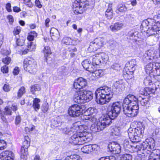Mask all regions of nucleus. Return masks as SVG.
Listing matches in <instances>:
<instances>
[{"mask_svg": "<svg viewBox=\"0 0 160 160\" xmlns=\"http://www.w3.org/2000/svg\"><path fill=\"white\" fill-rule=\"evenodd\" d=\"M21 31V28L20 27L17 26L15 28L13 31V33L14 35L19 34Z\"/></svg>", "mask_w": 160, "mask_h": 160, "instance_id": "obj_50", "label": "nucleus"}, {"mask_svg": "<svg viewBox=\"0 0 160 160\" xmlns=\"http://www.w3.org/2000/svg\"><path fill=\"white\" fill-rule=\"evenodd\" d=\"M90 129L94 132L100 131L97 124H92L91 127Z\"/></svg>", "mask_w": 160, "mask_h": 160, "instance_id": "obj_41", "label": "nucleus"}, {"mask_svg": "<svg viewBox=\"0 0 160 160\" xmlns=\"http://www.w3.org/2000/svg\"><path fill=\"white\" fill-rule=\"evenodd\" d=\"M160 15H155L153 19L148 18L143 21L141 25V28H142L144 31L149 34V36L155 34V32L160 31Z\"/></svg>", "mask_w": 160, "mask_h": 160, "instance_id": "obj_4", "label": "nucleus"}, {"mask_svg": "<svg viewBox=\"0 0 160 160\" xmlns=\"http://www.w3.org/2000/svg\"><path fill=\"white\" fill-rule=\"evenodd\" d=\"M91 63V62L87 59L84 60L82 62V64L83 68L87 70Z\"/></svg>", "mask_w": 160, "mask_h": 160, "instance_id": "obj_39", "label": "nucleus"}, {"mask_svg": "<svg viewBox=\"0 0 160 160\" xmlns=\"http://www.w3.org/2000/svg\"><path fill=\"white\" fill-rule=\"evenodd\" d=\"M139 101L142 106H147L149 102L148 98L142 96L135 97L129 94L124 99L122 103L123 112L127 116L133 117L136 116L138 112L139 107L137 102Z\"/></svg>", "mask_w": 160, "mask_h": 160, "instance_id": "obj_1", "label": "nucleus"}, {"mask_svg": "<svg viewBox=\"0 0 160 160\" xmlns=\"http://www.w3.org/2000/svg\"><path fill=\"white\" fill-rule=\"evenodd\" d=\"M82 91L76 92L74 94L73 100L74 101L78 103H84V100L83 98Z\"/></svg>", "mask_w": 160, "mask_h": 160, "instance_id": "obj_18", "label": "nucleus"}, {"mask_svg": "<svg viewBox=\"0 0 160 160\" xmlns=\"http://www.w3.org/2000/svg\"><path fill=\"white\" fill-rule=\"evenodd\" d=\"M11 109H12L13 111L17 110L18 109L17 105L15 103H13L12 104L11 107H6L4 109V114L9 115H11L12 112Z\"/></svg>", "mask_w": 160, "mask_h": 160, "instance_id": "obj_21", "label": "nucleus"}, {"mask_svg": "<svg viewBox=\"0 0 160 160\" xmlns=\"http://www.w3.org/2000/svg\"><path fill=\"white\" fill-rule=\"evenodd\" d=\"M7 18L8 19L9 22L10 24H12L14 20L13 17L11 15H9L7 17Z\"/></svg>", "mask_w": 160, "mask_h": 160, "instance_id": "obj_61", "label": "nucleus"}, {"mask_svg": "<svg viewBox=\"0 0 160 160\" xmlns=\"http://www.w3.org/2000/svg\"><path fill=\"white\" fill-rule=\"evenodd\" d=\"M98 149V145L96 144H89L84 146L81 148V151L83 153L89 154L95 152Z\"/></svg>", "mask_w": 160, "mask_h": 160, "instance_id": "obj_13", "label": "nucleus"}, {"mask_svg": "<svg viewBox=\"0 0 160 160\" xmlns=\"http://www.w3.org/2000/svg\"><path fill=\"white\" fill-rule=\"evenodd\" d=\"M13 11L15 12H18L21 11L20 8L15 6L13 7Z\"/></svg>", "mask_w": 160, "mask_h": 160, "instance_id": "obj_62", "label": "nucleus"}, {"mask_svg": "<svg viewBox=\"0 0 160 160\" xmlns=\"http://www.w3.org/2000/svg\"><path fill=\"white\" fill-rule=\"evenodd\" d=\"M92 73L95 74V76L98 78L101 77L104 75L103 71L101 69H95Z\"/></svg>", "mask_w": 160, "mask_h": 160, "instance_id": "obj_38", "label": "nucleus"}, {"mask_svg": "<svg viewBox=\"0 0 160 160\" xmlns=\"http://www.w3.org/2000/svg\"><path fill=\"white\" fill-rule=\"evenodd\" d=\"M96 110V109H95L93 108H90L87 109V112L89 113L90 115H91L95 112Z\"/></svg>", "mask_w": 160, "mask_h": 160, "instance_id": "obj_57", "label": "nucleus"}, {"mask_svg": "<svg viewBox=\"0 0 160 160\" xmlns=\"http://www.w3.org/2000/svg\"><path fill=\"white\" fill-rule=\"evenodd\" d=\"M117 9L120 12H123L127 11V8L124 4L120 3L117 6Z\"/></svg>", "mask_w": 160, "mask_h": 160, "instance_id": "obj_31", "label": "nucleus"}, {"mask_svg": "<svg viewBox=\"0 0 160 160\" xmlns=\"http://www.w3.org/2000/svg\"><path fill=\"white\" fill-rule=\"evenodd\" d=\"M84 1V0L81 1L80 2V7L79 8V9L80 10H82L83 8L86 7V4L85 3V2Z\"/></svg>", "mask_w": 160, "mask_h": 160, "instance_id": "obj_53", "label": "nucleus"}, {"mask_svg": "<svg viewBox=\"0 0 160 160\" xmlns=\"http://www.w3.org/2000/svg\"><path fill=\"white\" fill-rule=\"evenodd\" d=\"M154 63H149L146 66L145 69L147 74H150L151 73H152V74H153V70H154Z\"/></svg>", "mask_w": 160, "mask_h": 160, "instance_id": "obj_25", "label": "nucleus"}, {"mask_svg": "<svg viewBox=\"0 0 160 160\" xmlns=\"http://www.w3.org/2000/svg\"><path fill=\"white\" fill-rule=\"evenodd\" d=\"M2 62L5 64H8L11 62V58L8 57L7 56L2 59Z\"/></svg>", "mask_w": 160, "mask_h": 160, "instance_id": "obj_51", "label": "nucleus"}, {"mask_svg": "<svg viewBox=\"0 0 160 160\" xmlns=\"http://www.w3.org/2000/svg\"><path fill=\"white\" fill-rule=\"evenodd\" d=\"M143 127H137L136 128H129L128 131V136L130 141L134 143H138L140 138L144 133Z\"/></svg>", "mask_w": 160, "mask_h": 160, "instance_id": "obj_7", "label": "nucleus"}, {"mask_svg": "<svg viewBox=\"0 0 160 160\" xmlns=\"http://www.w3.org/2000/svg\"><path fill=\"white\" fill-rule=\"evenodd\" d=\"M25 92V88L24 87H21L18 92V97L20 98Z\"/></svg>", "mask_w": 160, "mask_h": 160, "instance_id": "obj_40", "label": "nucleus"}, {"mask_svg": "<svg viewBox=\"0 0 160 160\" xmlns=\"http://www.w3.org/2000/svg\"><path fill=\"white\" fill-rule=\"evenodd\" d=\"M41 89V88L39 85L36 84L31 87V92L33 94H34L35 92L39 91Z\"/></svg>", "mask_w": 160, "mask_h": 160, "instance_id": "obj_36", "label": "nucleus"}, {"mask_svg": "<svg viewBox=\"0 0 160 160\" xmlns=\"http://www.w3.org/2000/svg\"><path fill=\"white\" fill-rule=\"evenodd\" d=\"M28 44L27 50H25L23 51L24 53H27L28 52L27 50L31 51L34 50L35 49L36 46L34 44H33L32 42H30L28 43Z\"/></svg>", "mask_w": 160, "mask_h": 160, "instance_id": "obj_33", "label": "nucleus"}, {"mask_svg": "<svg viewBox=\"0 0 160 160\" xmlns=\"http://www.w3.org/2000/svg\"><path fill=\"white\" fill-rule=\"evenodd\" d=\"M121 110V105L118 102L113 103L111 107L108 108L106 114L97 123L99 130H102L111 124L112 120H114L118 117Z\"/></svg>", "mask_w": 160, "mask_h": 160, "instance_id": "obj_2", "label": "nucleus"}, {"mask_svg": "<svg viewBox=\"0 0 160 160\" xmlns=\"http://www.w3.org/2000/svg\"><path fill=\"white\" fill-rule=\"evenodd\" d=\"M95 68L94 66V64H93V63L92 64L91 62L90 64V65L89 66V67H88L87 69V70L91 73H92L94 72V71L95 70Z\"/></svg>", "mask_w": 160, "mask_h": 160, "instance_id": "obj_44", "label": "nucleus"}, {"mask_svg": "<svg viewBox=\"0 0 160 160\" xmlns=\"http://www.w3.org/2000/svg\"><path fill=\"white\" fill-rule=\"evenodd\" d=\"M30 140L28 136L25 137V140L23 142L22 146L21 149V157L22 158H27L28 152V148L30 144Z\"/></svg>", "mask_w": 160, "mask_h": 160, "instance_id": "obj_10", "label": "nucleus"}, {"mask_svg": "<svg viewBox=\"0 0 160 160\" xmlns=\"http://www.w3.org/2000/svg\"><path fill=\"white\" fill-rule=\"evenodd\" d=\"M1 70L3 73H7L8 72V67L4 65L1 68Z\"/></svg>", "mask_w": 160, "mask_h": 160, "instance_id": "obj_54", "label": "nucleus"}, {"mask_svg": "<svg viewBox=\"0 0 160 160\" xmlns=\"http://www.w3.org/2000/svg\"><path fill=\"white\" fill-rule=\"evenodd\" d=\"M11 7V4L10 3H8L6 4V8L8 12H11L12 11Z\"/></svg>", "mask_w": 160, "mask_h": 160, "instance_id": "obj_59", "label": "nucleus"}, {"mask_svg": "<svg viewBox=\"0 0 160 160\" xmlns=\"http://www.w3.org/2000/svg\"><path fill=\"white\" fill-rule=\"evenodd\" d=\"M49 105L48 103H44L42 107V111L44 112H46L48 109Z\"/></svg>", "mask_w": 160, "mask_h": 160, "instance_id": "obj_52", "label": "nucleus"}, {"mask_svg": "<svg viewBox=\"0 0 160 160\" xmlns=\"http://www.w3.org/2000/svg\"><path fill=\"white\" fill-rule=\"evenodd\" d=\"M111 67L114 70H118L120 68V66L119 64L115 63L111 66Z\"/></svg>", "mask_w": 160, "mask_h": 160, "instance_id": "obj_55", "label": "nucleus"}, {"mask_svg": "<svg viewBox=\"0 0 160 160\" xmlns=\"http://www.w3.org/2000/svg\"><path fill=\"white\" fill-rule=\"evenodd\" d=\"M123 26V23L121 22H117L110 27V29L112 32H116L121 29Z\"/></svg>", "mask_w": 160, "mask_h": 160, "instance_id": "obj_22", "label": "nucleus"}, {"mask_svg": "<svg viewBox=\"0 0 160 160\" xmlns=\"http://www.w3.org/2000/svg\"><path fill=\"white\" fill-rule=\"evenodd\" d=\"M83 98H84V102H87L91 100L93 98V94L92 92L82 91Z\"/></svg>", "mask_w": 160, "mask_h": 160, "instance_id": "obj_19", "label": "nucleus"}, {"mask_svg": "<svg viewBox=\"0 0 160 160\" xmlns=\"http://www.w3.org/2000/svg\"><path fill=\"white\" fill-rule=\"evenodd\" d=\"M83 110L81 106L75 104L69 107L68 109V113L70 116L77 117L82 114Z\"/></svg>", "mask_w": 160, "mask_h": 160, "instance_id": "obj_9", "label": "nucleus"}, {"mask_svg": "<svg viewBox=\"0 0 160 160\" xmlns=\"http://www.w3.org/2000/svg\"><path fill=\"white\" fill-rule=\"evenodd\" d=\"M132 156L129 154H125L119 156L118 160H132Z\"/></svg>", "mask_w": 160, "mask_h": 160, "instance_id": "obj_34", "label": "nucleus"}, {"mask_svg": "<svg viewBox=\"0 0 160 160\" xmlns=\"http://www.w3.org/2000/svg\"><path fill=\"white\" fill-rule=\"evenodd\" d=\"M155 145L154 140L152 138H149L146 139L141 145H139V151L141 152L143 156H145L147 154L146 156L147 157L154 150Z\"/></svg>", "mask_w": 160, "mask_h": 160, "instance_id": "obj_6", "label": "nucleus"}, {"mask_svg": "<svg viewBox=\"0 0 160 160\" xmlns=\"http://www.w3.org/2000/svg\"><path fill=\"white\" fill-rule=\"evenodd\" d=\"M154 52L152 50H149L145 52L144 57L146 60H151L152 58H153L155 56L154 53Z\"/></svg>", "mask_w": 160, "mask_h": 160, "instance_id": "obj_26", "label": "nucleus"}, {"mask_svg": "<svg viewBox=\"0 0 160 160\" xmlns=\"http://www.w3.org/2000/svg\"><path fill=\"white\" fill-rule=\"evenodd\" d=\"M128 36L130 39L136 41L138 38V32L133 30L130 31L128 33Z\"/></svg>", "mask_w": 160, "mask_h": 160, "instance_id": "obj_27", "label": "nucleus"}, {"mask_svg": "<svg viewBox=\"0 0 160 160\" xmlns=\"http://www.w3.org/2000/svg\"><path fill=\"white\" fill-rule=\"evenodd\" d=\"M42 51L46 58L48 57L51 53L50 48L48 46L45 47Z\"/></svg>", "mask_w": 160, "mask_h": 160, "instance_id": "obj_37", "label": "nucleus"}, {"mask_svg": "<svg viewBox=\"0 0 160 160\" xmlns=\"http://www.w3.org/2000/svg\"><path fill=\"white\" fill-rule=\"evenodd\" d=\"M112 135L113 136L119 135L120 133V130L117 128H112L111 130Z\"/></svg>", "mask_w": 160, "mask_h": 160, "instance_id": "obj_42", "label": "nucleus"}, {"mask_svg": "<svg viewBox=\"0 0 160 160\" xmlns=\"http://www.w3.org/2000/svg\"><path fill=\"white\" fill-rule=\"evenodd\" d=\"M105 14L107 18L109 19H111L113 16L112 12H105Z\"/></svg>", "mask_w": 160, "mask_h": 160, "instance_id": "obj_56", "label": "nucleus"}, {"mask_svg": "<svg viewBox=\"0 0 160 160\" xmlns=\"http://www.w3.org/2000/svg\"><path fill=\"white\" fill-rule=\"evenodd\" d=\"M108 148L111 152L115 154H118L121 152V146L117 142H113L111 143L108 145Z\"/></svg>", "mask_w": 160, "mask_h": 160, "instance_id": "obj_16", "label": "nucleus"}, {"mask_svg": "<svg viewBox=\"0 0 160 160\" xmlns=\"http://www.w3.org/2000/svg\"><path fill=\"white\" fill-rule=\"evenodd\" d=\"M16 43L17 46H21L23 45V40H21L19 38H17L16 41Z\"/></svg>", "mask_w": 160, "mask_h": 160, "instance_id": "obj_60", "label": "nucleus"}, {"mask_svg": "<svg viewBox=\"0 0 160 160\" xmlns=\"http://www.w3.org/2000/svg\"><path fill=\"white\" fill-rule=\"evenodd\" d=\"M77 50V49L75 47H73V48H71L69 50L70 56L71 57L73 58L75 56L76 53L74 52H76Z\"/></svg>", "mask_w": 160, "mask_h": 160, "instance_id": "obj_47", "label": "nucleus"}, {"mask_svg": "<svg viewBox=\"0 0 160 160\" xmlns=\"http://www.w3.org/2000/svg\"><path fill=\"white\" fill-rule=\"evenodd\" d=\"M3 89L5 92H8L10 91L11 87L9 85L8 83H7L4 84V85L3 87Z\"/></svg>", "mask_w": 160, "mask_h": 160, "instance_id": "obj_49", "label": "nucleus"}, {"mask_svg": "<svg viewBox=\"0 0 160 160\" xmlns=\"http://www.w3.org/2000/svg\"><path fill=\"white\" fill-rule=\"evenodd\" d=\"M146 155L145 156H143V154H142V156L144 157L143 160L147 159L148 158V160H160V150L155 149L151 152V153L148 155V156L146 157Z\"/></svg>", "mask_w": 160, "mask_h": 160, "instance_id": "obj_14", "label": "nucleus"}, {"mask_svg": "<svg viewBox=\"0 0 160 160\" xmlns=\"http://www.w3.org/2000/svg\"><path fill=\"white\" fill-rule=\"evenodd\" d=\"M149 77H147L144 80L143 83L146 86L151 85L152 83Z\"/></svg>", "mask_w": 160, "mask_h": 160, "instance_id": "obj_46", "label": "nucleus"}, {"mask_svg": "<svg viewBox=\"0 0 160 160\" xmlns=\"http://www.w3.org/2000/svg\"><path fill=\"white\" fill-rule=\"evenodd\" d=\"M19 68L17 67H16L13 72V74L16 75H17L19 73Z\"/></svg>", "mask_w": 160, "mask_h": 160, "instance_id": "obj_63", "label": "nucleus"}, {"mask_svg": "<svg viewBox=\"0 0 160 160\" xmlns=\"http://www.w3.org/2000/svg\"><path fill=\"white\" fill-rule=\"evenodd\" d=\"M139 94L137 95V97L138 96H142V97H144L146 96L145 88H142L139 91Z\"/></svg>", "mask_w": 160, "mask_h": 160, "instance_id": "obj_48", "label": "nucleus"}, {"mask_svg": "<svg viewBox=\"0 0 160 160\" xmlns=\"http://www.w3.org/2000/svg\"><path fill=\"white\" fill-rule=\"evenodd\" d=\"M78 127L76 128L75 126L69 128L66 127L61 128L60 131L66 134H73L71 137L70 142L74 145H81L88 142V137L87 136V133L84 132H76Z\"/></svg>", "mask_w": 160, "mask_h": 160, "instance_id": "obj_3", "label": "nucleus"}, {"mask_svg": "<svg viewBox=\"0 0 160 160\" xmlns=\"http://www.w3.org/2000/svg\"><path fill=\"white\" fill-rule=\"evenodd\" d=\"M52 39L54 41H57L60 38V34L58 30L54 28H52L50 31Z\"/></svg>", "mask_w": 160, "mask_h": 160, "instance_id": "obj_20", "label": "nucleus"}, {"mask_svg": "<svg viewBox=\"0 0 160 160\" xmlns=\"http://www.w3.org/2000/svg\"><path fill=\"white\" fill-rule=\"evenodd\" d=\"M23 67L25 71L34 74L36 72V64L34 60L31 58H26L23 62Z\"/></svg>", "mask_w": 160, "mask_h": 160, "instance_id": "obj_8", "label": "nucleus"}, {"mask_svg": "<svg viewBox=\"0 0 160 160\" xmlns=\"http://www.w3.org/2000/svg\"><path fill=\"white\" fill-rule=\"evenodd\" d=\"M35 6L38 8H41L42 5L41 3V2L39 0H36L35 2Z\"/></svg>", "mask_w": 160, "mask_h": 160, "instance_id": "obj_58", "label": "nucleus"}, {"mask_svg": "<svg viewBox=\"0 0 160 160\" xmlns=\"http://www.w3.org/2000/svg\"><path fill=\"white\" fill-rule=\"evenodd\" d=\"M136 62L134 60H132L127 63L126 65L130 72H133L136 69Z\"/></svg>", "mask_w": 160, "mask_h": 160, "instance_id": "obj_24", "label": "nucleus"}, {"mask_svg": "<svg viewBox=\"0 0 160 160\" xmlns=\"http://www.w3.org/2000/svg\"><path fill=\"white\" fill-rule=\"evenodd\" d=\"M13 155L10 151H4L0 153V160H13Z\"/></svg>", "mask_w": 160, "mask_h": 160, "instance_id": "obj_17", "label": "nucleus"}, {"mask_svg": "<svg viewBox=\"0 0 160 160\" xmlns=\"http://www.w3.org/2000/svg\"><path fill=\"white\" fill-rule=\"evenodd\" d=\"M154 70H153V75L154 76H159L160 75V66L158 63H154Z\"/></svg>", "mask_w": 160, "mask_h": 160, "instance_id": "obj_32", "label": "nucleus"}, {"mask_svg": "<svg viewBox=\"0 0 160 160\" xmlns=\"http://www.w3.org/2000/svg\"><path fill=\"white\" fill-rule=\"evenodd\" d=\"M98 57L99 56L102 59V63H106L108 59V57L107 54L104 52H100Z\"/></svg>", "mask_w": 160, "mask_h": 160, "instance_id": "obj_30", "label": "nucleus"}, {"mask_svg": "<svg viewBox=\"0 0 160 160\" xmlns=\"http://www.w3.org/2000/svg\"><path fill=\"white\" fill-rule=\"evenodd\" d=\"M65 160H82L81 158L78 155H74L68 156Z\"/></svg>", "mask_w": 160, "mask_h": 160, "instance_id": "obj_35", "label": "nucleus"}, {"mask_svg": "<svg viewBox=\"0 0 160 160\" xmlns=\"http://www.w3.org/2000/svg\"><path fill=\"white\" fill-rule=\"evenodd\" d=\"M131 142H129L128 139H125L123 141L122 144L124 148L126 150L132 148V149H136V151H139V148H140L139 145H137V143H134L131 141Z\"/></svg>", "mask_w": 160, "mask_h": 160, "instance_id": "obj_15", "label": "nucleus"}, {"mask_svg": "<svg viewBox=\"0 0 160 160\" xmlns=\"http://www.w3.org/2000/svg\"><path fill=\"white\" fill-rule=\"evenodd\" d=\"M6 146V142L3 140H0V150L4 149Z\"/></svg>", "mask_w": 160, "mask_h": 160, "instance_id": "obj_45", "label": "nucleus"}, {"mask_svg": "<svg viewBox=\"0 0 160 160\" xmlns=\"http://www.w3.org/2000/svg\"><path fill=\"white\" fill-rule=\"evenodd\" d=\"M145 90L146 96L151 93H154L155 92L154 89L151 88H146Z\"/></svg>", "mask_w": 160, "mask_h": 160, "instance_id": "obj_43", "label": "nucleus"}, {"mask_svg": "<svg viewBox=\"0 0 160 160\" xmlns=\"http://www.w3.org/2000/svg\"><path fill=\"white\" fill-rule=\"evenodd\" d=\"M98 55H99L98 54L93 55L92 59V63L96 65H98L100 63H102L100 58L99 56L98 57Z\"/></svg>", "mask_w": 160, "mask_h": 160, "instance_id": "obj_28", "label": "nucleus"}, {"mask_svg": "<svg viewBox=\"0 0 160 160\" xmlns=\"http://www.w3.org/2000/svg\"><path fill=\"white\" fill-rule=\"evenodd\" d=\"M34 37L32 36L31 34H29L27 37V39L29 41H32L33 40Z\"/></svg>", "mask_w": 160, "mask_h": 160, "instance_id": "obj_64", "label": "nucleus"}, {"mask_svg": "<svg viewBox=\"0 0 160 160\" xmlns=\"http://www.w3.org/2000/svg\"><path fill=\"white\" fill-rule=\"evenodd\" d=\"M87 85V80L82 78H79L74 80L73 87L76 89L80 90Z\"/></svg>", "mask_w": 160, "mask_h": 160, "instance_id": "obj_12", "label": "nucleus"}, {"mask_svg": "<svg viewBox=\"0 0 160 160\" xmlns=\"http://www.w3.org/2000/svg\"><path fill=\"white\" fill-rule=\"evenodd\" d=\"M40 100L38 98H35L33 101L32 106L35 111H37L40 108V105L38 104Z\"/></svg>", "mask_w": 160, "mask_h": 160, "instance_id": "obj_29", "label": "nucleus"}, {"mask_svg": "<svg viewBox=\"0 0 160 160\" xmlns=\"http://www.w3.org/2000/svg\"><path fill=\"white\" fill-rule=\"evenodd\" d=\"M104 42L103 38H97L93 41L90 42L88 49H92V51H96L102 46Z\"/></svg>", "mask_w": 160, "mask_h": 160, "instance_id": "obj_11", "label": "nucleus"}, {"mask_svg": "<svg viewBox=\"0 0 160 160\" xmlns=\"http://www.w3.org/2000/svg\"><path fill=\"white\" fill-rule=\"evenodd\" d=\"M62 43L66 45H75L77 44L76 41L72 39L69 37H64L62 41Z\"/></svg>", "mask_w": 160, "mask_h": 160, "instance_id": "obj_23", "label": "nucleus"}, {"mask_svg": "<svg viewBox=\"0 0 160 160\" xmlns=\"http://www.w3.org/2000/svg\"><path fill=\"white\" fill-rule=\"evenodd\" d=\"M113 90L107 86L101 87L95 91V95L98 103L101 105L108 103L112 97Z\"/></svg>", "mask_w": 160, "mask_h": 160, "instance_id": "obj_5", "label": "nucleus"}]
</instances>
